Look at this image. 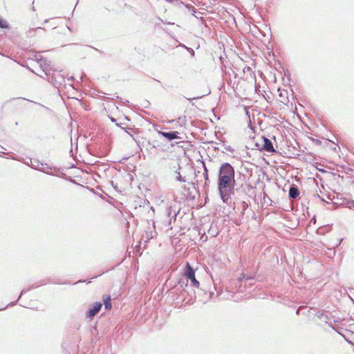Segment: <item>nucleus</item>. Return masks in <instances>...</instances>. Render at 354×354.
I'll return each mask as SVG.
<instances>
[{
  "instance_id": "22",
  "label": "nucleus",
  "mask_w": 354,
  "mask_h": 354,
  "mask_svg": "<svg viewBox=\"0 0 354 354\" xmlns=\"http://www.w3.org/2000/svg\"><path fill=\"white\" fill-rule=\"evenodd\" d=\"M38 161H36L35 163H37ZM35 166H37V164L33 165L32 167L35 169Z\"/></svg>"
},
{
  "instance_id": "29",
  "label": "nucleus",
  "mask_w": 354,
  "mask_h": 354,
  "mask_svg": "<svg viewBox=\"0 0 354 354\" xmlns=\"http://www.w3.org/2000/svg\"><path fill=\"white\" fill-rule=\"evenodd\" d=\"M280 97H283V95H282V93H280Z\"/></svg>"
},
{
  "instance_id": "20",
  "label": "nucleus",
  "mask_w": 354,
  "mask_h": 354,
  "mask_svg": "<svg viewBox=\"0 0 354 354\" xmlns=\"http://www.w3.org/2000/svg\"><path fill=\"white\" fill-rule=\"evenodd\" d=\"M124 124L121 123V125H120V124H119L116 123V124H115V125H116L117 127H121V128H122V129H125L127 127H124V126H122V125H124Z\"/></svg>"
},
{
  "instance_id": "11",
  "label": "nucleus",
  "mask_w": 354,
  "mask_h": 354,
  "mask_svg": "<svg viewBox=\"0 0 354 354\" xmlns=\"http://www.w3.org/2000/svg\"><path fill=\"white\" fill-rule=\"evenodd\" d=\"M0 28H8V24L6 21L0 18Z\"/></svg>"
},
{
  "instance_id": "4",
  "label": "nucleus",
  "mask_w": 354,
  "mask_h": 354,
  "mask_svg": "<svg viewBox=\"0 0 354 354\" xmlns=\"http://www.w3.org/2000/svg\"><path fill=\"white\" fill-rule=\"evenodd\" d=\"M102 304L100 302H95L93 304L90 305L89 308L86 313V317L88 318H92L95 315H96L100 310L101 309Z\"/></svg>"
},
{
  "instance_id": "28",
  "label": "nucleus",
  "mask_w": 354,
  "mask_h": 354,
  "mask_svg": "<svg viewBox=\"0 0 354 354\" xmlns=\"http://www.w3.org/2000/svg\"><path fill=\"white\" fill-rule=\"evenodd\" d=\"M151 209H152L153 212H154V209L153 207H151Z\"/></svg>"
},
{
  "instance_id": "13",
  "label": "nucleus",
  "mask_w": 354,
  "mask_h": 354,
  "mask_svg": "<svg viewBox=\"0 0 354 354\" xmlns=\"http://www.w3.org/2000/svg\"><path fill=\"white\" fill-rule=\"evenodd\" d=\"M346 205L348 208L354 209V201H348Z\"/></svg>"
},
{
  "instance_id": "15",
  "label": "nucleus",
  "mask_w": 354,
  "mask_h": 354,
  "mask_svg": "<svg viewBox=\"0 0 354 354\" xmlns=\"http://www.w3.org/2000/svg\"><path fill=\"white\" fill-rule=\"evenodd\" d=\"M241 205L243 207V211L241 212V214H243L245 209L248 207V204L245 202L243 201L241 202Z\"/></svg>"
},
{
  "instance_id": "14",
  "label": "nucleus",
  "mask_w": 354,
  "mask_h": 354,
  "mask_svg": "<svg viewBox=\"0 0 354 354\" xmlns=\"http://www.w3.org/2000/svg\"><path fill=\"white\" fill-rule=\"evenodd\" d=\"M204 169H205V185H207V182L209 181V178H208V174H207V168L205 167H204Z\"/></svg>"
},
{
  "instance_id": "8",
  "label": "nucleus",
  "mask_w": 354,
  "mask_h": 354,
  "mask_svg": "<svg viewBox=\"0 0 354 354\" xmlns=\"http://www.w3.org/2000/svg\"><path fill=\"white\" fill-rule=\"evenodd\" d=\"M299 195L298 188L295 185H292L289 189V197L292 199L297 198Z\"/></svg>"
},
{
  "instance_id": "18",
  "label": "nucleus",
  "mask_w": 354,
  "mask_h": 354,
  "mask_svg": "<svg viewBox=\"0 0 354 354\" xmlns=\"http://www.w3.org/2000/svg\"><path fill=\"white\" fill-rule=\"evenodd\" d=\"M243 71H244V73H245L247 71V72L251 73V74H253V73L252 72L251 68L249 66L244 68Z\"/></svg>"
},
{
  "instance_id": "16",
  "label": "nucleus",
  "mask_w": 354,
  "mask_h": 354,
  "mask_svg": "<svg viewBox=\"0 0 354 354\" xmlns=\"http://www.w3.org/2000/svg\"><path fill=\"white\" fill-rule=\"evenodd\" d=\"M166 212H167V216L169 217L171 214V207H167L166 209Z\"/></svg>"
},
{
  "instance_id": "24",
  "label": "nucleus",
  "mask_w": 354,
  "mask_h": 354,
  "mask_svg": "<svg viewBox=\"0 0 354 354\" xmlns=\"http://www.w3.org/2000/svg\"><path fill=\"white\" fill-rule=\"evenodd\" d=\"M33 31H34V29L29 30V32H30H30H33Z\"/></svg>"
},
{
  "instance_id": "17",
  "label": "nucleus",
  "mask_w": 354,
  "mask_h": 354,
  "mask_svg": "<svg viewBox=\"0 0 354 354\" xmlns=\"http://www.w3.org/2000/svg\"><path fill=\"white\" fill-rule=\"evenodd\" d=\"M176 216H177V214L176 212H174V216H172V218H169V225H171L172 218L174 219V221L176 220Z\"/></svg>"
},
{
  "instance_id": "6",
  "label": "nucleus",
  "mask_w": 354,
  "mask_h": 354,
  "mask_svg": "<svg viewBox=\"0 0 354 354\" xmlns=\"http://www.w3.org/2000/svg\"><path fill=\"white\" fill-rule=\"evenodd\" d=\"M263 149L267 152H274L275 150L273 147L272 142L267 138L263 137Z\"/></svg>"
},
{
  "instance_id": "10",
  "label": "nucleus",
  "mask_w": 354,
  "mask_h": 354,
  "mask_svg": "<svg viewBox=\"0 0 354 354\" xmlns=\"http://www.w3.org/2000/svg\"><path fill=\"white\" fill-rule=\"evenodd\" d=\"M104 304L106 309H111V296L107 295L104 299Z\"/></svg>"
},
{
  "instance_id": "12",
  "label": "nucleus",
  "mask_w": 354,
  "mask_h": 354,
  "mask_svg": "<svg viewBox=\"0 0 354 354\" xmlns=\"http://www.w3.org/2000/svg\"><path fill=\"white\" fill-rule=\"evenodd\" d=\"M176 180L180 182H185V177H182L180 172H176Z\"/></svg>"
},
{
  "instance_id": "21",
  "label": "nucleus",
  "mask_w": 354,
  "mask_h": 354,
  "mask_svg": "<svg viewBox=\"0 0 354 354\" xmlns=\"http://www.w3.org/2000/svg\"><path fill=\"white\" fill-rule=\"evenodd\" d=\"M245 278V275L243 274H241V277L239 278V280L241 281Z\"/></svg>"
},
{
  "instance_id": "19",
  "label": "nucleus",
  "mask_w": 354,
  "mask_h": 354,
  "mask_svg": "<svg viewBox=\"0 0 354 354\" xmlns=\"http://www.w3.org/2000/svg\"><path fill=\"white\" fill-rule=\"evenodd\" d=\"M140 250H141V248H140V245H137V246L136 247V252H137L138 254H139V255H140V254H141V253H142V252H140Z\"/></svg>"
},
{
  "instance_id": "27",
  "label": "nucleus",
  "mask_w": 354,
  "mask_h": 354,
  "mask_svg": "<svg viewBox=\"0 0 354 354\" xmlns=\"http://www.w3.org/2000/svg\"><path fill=\"white\" fill-rule=\"evenodd\" d=\"M105 12H106V14H108V12H109L108 9H106V10H105Z\"/></svg>"
},
{
  "instance_id": "7",
  "label": "nucleus",
  "mask_w": 354,
  "mask_h": 354,
  "mask_svg": "<svg viewBox=\"0 0 354 354\" xmlns=\"http://www.w3.org/2000/svg\"><path fill=\"white\" fill-rule=\"evenodd\" d=\"M35 169L46 174H50L52 171L51 167L48 164L39 162H37V166H35Z\"/></svg>"
},
{
  "instance_id": "23",
  "label": "nucleus",
  "mask_w": 354,
  "mask_h": 354,
  "mask_svg": "<svg viewBox=\"0 0 354 354\" xmlns=\"http://www.w3.org/2000/svg\"><path fill=\"white\" fill-rule=\"evenodd\" d=\"M165 1H167V2L171 3V2H173L174 0H165Z\"/></svg>"
},
{
  "instance_id": "26",
  "label": "nucleus",
  "mask_w": 354,
  "mask_h": 354,
  "mask_svg": "<svg viewBox=\"0 0 354 354\" xmlns=\"http://www.w3.org/2000/svg\"><path fill=\"white\" fill-rule=\"evenodd\" d=\"M255 88H256V91H257V89H258V88H259V86H257L256 85Z\"/></svg>"
},
{
  "instance_id": "2",
  "label": "nucleus",
  "mask_w": 354,
  "mask_h": 354,
  "mask_svg": "<svg viewBox=\"0 0 354 354\" xmlns=\"http://www.w3.org/2000/svg\"><path fill=\"white\" fill-rule=\"evenodd\" d=\"M185 276L187 280L189 279L191 281L192 286L196 288H199L200 283L195 277V271L188 263L186 265Z\"/></svg>"
},
{
  "instance_id": "1",
  "label": "nucleus",
  "mask_w": 354,
  "mask_h": 354,
  "mask_svg": "<svg viewBox=\"0 0 354 354\" xmlns=\"http://www.w3.org/2000/svg\"><path fill=\"white\" fill-rule=\"evenodd\" d=\"M234 169L230 164L225 162L221 165L218 174V189L222 201L225 203H228L231 196L234 194Z\"/></svg>"
},
{
  "instance_id": "3",
  "label": "nucleus",
  "mask_w": 354,
  "mask_h": 354,
  "mask_svg": "<svg viewBox=\"0 0 354 354\" xmlns=\"http://www.w3.org/2000/svg\"><path fill=\"white\" fill-rule=\"evenodd\" d=\"M151 226H149L148 229L145 231V233L142 235L141 240L144 241L145 243H147L149 240L156 236L157 232L156 231L155 222L151 221Z\"/></svg>"
},
{
  "instance_id": "9",
  "label": "nucleus",
  "mask_w": 354,
  "mask_h": 354,
  "mask_svg": "<svg viewBox=\"0 0 354 354\" xmlns=\"http://www.w3.org/2000/svg\"><path fill=\"white\" fill-rule=\"evenodd\" d=\"M187 283H188V280L187 279V278H184V279H180L178 282V286L183 288V290H184V287L185 286H187Z\"/></svg>"
},
{
  "instance_id": "5",
  "label": "nucleus",
  "mask_w": 354,
  "mask_h": 354,
  "mask_svg": "<svg viewBox=\"0 0 354 354\" xmlns=\"http://www.w3.org/2000/svg\"><path fill=\"white\" fill-rule=\"evenodd\" d=\"M158 134L162 136L164 138H167L169 140H172L174 139H181L182 138L179 136L178 131H170V132H163L158 131Z\"/></svg>"
},
{
  "instance_id": "25",
  "label": "nucleus",
  "mask_w": 354,
  "mask_h": 354,
  "mask_svg": "<svg viewBox=\"0 0 354 354\" xmlns=\"http://www.w3.org/2000/svg\"><path fill=\"white\" fill-rule=\"evenodd\" d=\"M111 121H112V122H115V120L113 118H112Z\"/></svg>"
}]
</instances>
